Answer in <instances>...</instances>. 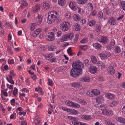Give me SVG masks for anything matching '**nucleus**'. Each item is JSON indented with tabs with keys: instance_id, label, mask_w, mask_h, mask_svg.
<instances>
[{
	"instance_id": "f257e3e1",
	"label": "nucleus",
	"mask_w": 125,
	"mask_h": 125,
	"mask_svg": "<svg viewBox=\"0 0 125 125\" xmlns=\"http://www.w3.org/2000/svg\"><path fill=\"white\" fill-rule=\"evenodd\" d=\"M48 14L47 21L49 24H51L57 20L59 13L56 11H51L49 12Z\"/></svg>"
},
{
	"instance_id": "f03ea898",
	"label": "nucleus",
	"mask_w": 125,
	"mask_h": 125,
	"mask_svg": "<svg viewBox=\"0 0 125 125\" xmlns=\"http://www.w3.org/2000/svg\"><path fill=\"white\" fill-rule=\"evenodd\" d=\"M102 114L104 115H112L113 114V111L108 109H104L106 107L105 104H102L100 105Z\"/></svg>"
},
{
	"instance_id": "7ed1b4c3",
	"label": "nucleus",
	"mask_w": 125,
	"mask_h": 125,
	"mask_svg": "<svg viewBox=\"0 0 125 125\" xmlns=\"http://www.w3.org/2000/svg\"><path fill=\"white\" fill-rule=\"evenodd\" d=\"M82 73V71L73 68L71 70L70 75L72 77H75L81 74Z\"/></svg>"
},
{
	"instance_id": "20e7f679",
	"label": "nucleus",
	"mask_w": 125,
	"mask_h": 125,
	"mask_svg": "<svg viewBox=\"0 0 125 125\" xmlns=\"http://www.w3.org/2000/svg\"><path fill=\"white\" fill-rule=\"evenodd\" d=\"M70 24L68 21L62 22L61 25V28L62 31H68L70 27Z\"/></svg>"
},
{
	"instance_id": "39448f33",
	"label": "nucleus",
	"mask_w": 125,
	"mask_h": 125,
	"mask_svg": "<svg viewBox=\"0 0 125 125\" xmlns=\"http://www.w3.org/2000/svg\"><path fill=\"white\" fill-rule=\"evenodd\" d=\"M83 64L79 60L75 61L72 64V67L73 68L77 69L79 70L82 71V67L83 66Z\"/></svg>"
},
{
	"instance_id": "423d86ee",
	"label": "nucleus",
	"mask_w": 125,
	"mask_h": 125,
	"mask_svg": "<svg viewBox=\"0 0 125 125\" xmlns=\"http://www.w3.org/2000/svg\"><path fill=\"white\" fill-rule=\"evenodd\" d=\"M69 6L73 10L75 11L78 9L77 3L74 1H71L69 3Z\"/></svg>"
},
{
	"instance_id": "0eeeda50",
	"label": "nucleus",
	"mask_w": 125,
	"mask_h": 125,
	"mask_svg": "<svg viewBox=\"0 0 125 125\" xmlns=\"http://www.w3.org/2000/svg\"><path fill=\"white\" fill-rule=\"evenodd\" d=\"M98 40L99 42L105 44L107 43L109 41L108 38L106 36L100 37L98 38Z\"/></svg>"
},
{
	"instance_id": "6e6552de",
	"label": "nucleus",
	"mask_w": 125,
	"mask_h": 125,
	"mask_svg": "<svg viewBox=\"0 0 125 125\" xmlns=\"http://www.w3.org/2000/svg\"><path fill=\"white\" fill-rule=\"evenodd\" d=\"M46 40L49 41H53L55 39V35L53 32H51L49 33L46 36Z\"/></svg>"
},
{
	"instance_id": "1a4fd4ad",
	"label": "nucleus",
	"mask_w": 125,
	"mask_h": 125,
	"mask_svg": "<svg viewBox=\"0 0 125 125\" xmlns=\"http://www.w3.org/2000/svg\"><path fill=\"white\" fill-rule=\"evenodd\" d=\"M98 70L97 67L94 65L91 66L88 70L89 72L92 74H94L97 73Z\"/></svg>"
},
{
	"instance_id": "9d476101",
	"label": "nucleus",
	"mask_w": 125,
	"mask_h": 125,
	"mask_svg": "<svg viewBox=\"0 0 125 125\" xmlns=\"http://www.w3.org/2000/svg\"><path fill=\"white\" fill-rule=\"evenodd\" d=\"M111 54L110 53L108 52H106L104 54L100 53L99 54V56L100 57L101 59L104 60L106 59L107 58L110 56Z\"/></svg>"
},
{
	"instance_id": "9b49d317",
	"label": "nucleus",
	"mask_w": 125,
	"mask_h": 125,
	"mask_svg": "<svg viewBox=\"0 0 125 125\" xmlns=\"http://www.w3.org/2000/svg\"><path fill=\"white\" fill-rule=\"evenodd\" d=\"M109 23L111 25H116L117 23L115 18L114 17L110 18L108 21Z\"/></svg>"
},
{
	"instance_id": "f8f14e48",
	"label": "nucleus",
	"mask_w": 125,
	"mask_h": 125,
	"mask_svg": "<svg viewBox=\"0 0 125 125\" xmlns=\"http://www.w3.org/2000/svg\"><path fill=\"white\" fill-rule=\"evenodd\" d=\"M72 86L73 87L76 88L78 90H81L82 89V88H79V87H82V84L78 82H74L72 84Z\"/></svg>"
},
{
	"instance_id": "ddd939ff",
	"label": "nucleus",
	"mask_w": 125,
	"mask_h": 125,
	"mask_svg": "<svg viewBox=\"0 0 125 125\" xmlns=\"http://www.w3.org/2000/svg\"><path fill=\"white\" fill-rule=\"evenodd\" d=\"M41 6L43 10H46L48 9L50 7V5L48 2L44 1L42 3Z\"/></svg>"
},
{
	"instance_id": "4468645a",
	"label": "nucleus",
	"mask_w": 125,
	"mask_h": 125,
	"mask_svg": "<svg viewBox=\"0 0 125 125\" xmlns=\"http://www.w3.org/2000/svg\"><path fill=\"white\" fill-rule=\"evenodd\" d=\"M90 78L88 76H84L80 78L79 79L80 81L83 82H87L90 81Z\"/></svg>"
},
{
	"instance_id": "2eb2a0df",
	"label": "nucleus",
	"mask_w": 125,
	"mask_h": 125,
	"mask_svg": "<svg viewBox=\"0 0 125 125\" xmlns=\"http://www.w3.org/2000/svg\"><path fill=\"white\" fill-rule=\"evenodd\" d=\"M107 71L108 73L111 74H113L115 72V70L114 67L112 66H109L107 70Z\"/></svg>"
},
{
	"instance_id": "dca6fc26",
	"label": "nucleus",
	"mask_w": 125,
	"mask_h": 125,
	"mask_svg": "<svg viewBox=\"0 0 125 125\" xmlns=\"http://www.w3.org/2000/svg\"><path fill=\"white\" fill-rule=\"evenodd\" d=\"M116 120L120 123L123 124H125V119L121 117H117L115 118Z\"/></svg>"
},
{
	"instance_id": "f3484780",
	"label": "nucleus",
	"mask_w": 125,
	"mask_h": 125,
	"mask_svg": "<svg viewBox=\"0 0 125 125\" xmlns=\"http://www.w3.org/2000/svg\"><path fill=\"white\" fill-rule=\"evenodd\" d=\"M105 96L107 98L110 100L113 99L115 98V96L114 94L109 93H106Z\"/></svg>"
},
{
	"instance_id": "a211bd4d",
	"label": "nucleus",
	"mask_w": 125,
	"mask_h": 125,
	"mask_svg": "<svg viewBox=\"0 0 125 125\" xmlns=\"http://www.w3.org/2000/svg\"><path fill=\"white\" fill-rule=\"evenodd\" d=\"M75 100L76 101L81 104L86 105L87 104V103L85 101L79 98H76Z\"/></svg>"
},
{
	"instance_id": "6ab92c4d",
	"label": "nucleus",
	"mask_w": 125,
	"mask_h": 125,
	"mask_svg": "<svg viewBox=\"0 0 125 125\" xmlns=\"http://www.w3.org/2000/svg\"><path fill=\"white\" fill-rule=\"evenodd\" d=\"M92 62L94 64L97 65L99 61H98L96 57L94 55H92L90 56Z\"/></svg>"
},
{
	"instance_id": "aec40b11",
	"label": "nucleus",
	"mask_w": 125,
	"mask_h": 125,
	"mask_svg": "<svg viewBox=\"0 0 125 125\" xmlns=\"http://www.w3.org/2000/svg\"><path fill=\"white\" fill-rule=\"evenodd\" d=\"M96 101L97 103L99 104L103 103L104 100V98L102 96H99L96 98Z\"/></svg>"
},
{
	"instance_id": "412c9836",
	"label": "nucleus",
	"mask_w": 125,
	"mask_h": 125,
	"mask_svg": "<svg viewBox=\"0 0 125 125\" xmlns=\"http://www.w3.org/2000/svg\"><path fill=\"white\" fill-rule=\"evenodd\" d=\"M68 113L69 114L71 115H77L79 114V112L73 109H70Z\"/></svg>"
},
{
	"instance_id": "4be33fe9",
	"label": "nucleus",
	"mask_w": 125,
	"mask_h": 125,
	"mask_svg": "<svg viewBox=\"0 0 125 125\" xmlns=\"http://www.w3.org/2000/svg\"><path fill=\"white\" fill-rule=\"evenodd\" d=\"M92 45L97 50H100L101 48V45L98 42L94 43Z\"/></svg>"
},
{
	"instance_id": "5701e85b",
	"label": "nucleus",
	"mask_w": 125,
	"mask_h": 125,
	"mask_svg": "<svg viewBox=\"0 0 125 125\" xmlns=\"http://www.w3.org/2000/svg\"><path fill=\"white\" fill-rule=\"evenodd\" d=\"M69 40V37L67 34L62 36L60 38V41L61 42Z\"/></svg>"
},
{
	"instance_id": "b1692460",
	"label": "nucleus",
	"mask_w": 125,
	"mask_h": 125,
	"mask_svg": "<svg viewBox=\"0 0 125 125\" xmlns=\"http://www.w3.org/2000/svg\"><path fill=\"white\" fill-rule=\"evenodd\" d=\"M41 7L40 6L37 4L34 6L32 8V10L33 11V13L37 12L40 9Z\"/></svg>"
},
{
	"instance_id": "393cba45",
	"label": "nucleus",
	"mask_w": 125,
	"mask_h": 125,
	"mask_svg": "<svg viewBox=\"0 0 125 125\" xmlns=\"http://www.w3.org/2000/svg\"><path fill=\"white\" fill-rule=\"evenodd\" d=\"M37 19V22L38 24H40L42 20V16L41 15L38 14Z\"/></svg>"
},
{
	"instance_id": "a878e982",
	"label": "nucleus",
	"mask_w": 125,
	"mask_h": 125,
	"mask_svg": "<svg viewBox=\"0 0 125 125\" xmlns=\"http://www.w3.org/2000/svg\"><path fill=\"white\" fill-rule=\"evenodd\" d=\"M35 91L36 92H39L40 95H43L44 94V92L42 88L38 87L35 89Z\"/></svg>"
},
{
	"instance_id": "bb28decb",
	"label": "nucleus",
	"mask_w": 125,
	"mask_h": 125,
	"mask_svg": "<svg viewBox=\"0 0 125 125\" xmlns=\"http://www.w3.org/2000/svg\"><path fill=\"white\" fill-rule=\"evenodd\" d=\"M114 51L116 53H118L121 52V49L120 47L118 46H114L113 48Z\"/></svg>"
},
{
	"instance_id": "cd10ccee",
	"label": "nucleus",
	"mask_w": 125,
	"mask_h": 125,
	"mask_svg": "<svg viewBox=\"0 0 125 125\" xmlns=\"http://www.w3.org/2000/svg\"><path fill=\"white\" fill-rule=\"evenodd\" d=\"M20 3L21 4V5L19 8H22L24 7L27 6L28 4L27 1L25 0H23L22 1H20Z\"/></svg>"
},
{
	"instance_id": "c85d7f7f",
	"label": "nucleus",
	"mask_w": 125,
	"mask_h": 125,
	"mask_svg": "<svg viewBox=\"0 0 125 125\" xmlns=\"http://www.w3.org/2000/svg\"><path fill=\"white\" fill-rule=\"evenodd\" d=\"M81 119L86 120H91L92 117L90 115H83L81 116Z\"/></svg>"
},
{
	"instance_id": "c756f323",
	"label": "nucleus",
	"mask_w": 125,
	"mask_h": 125,
	"mask_svg": "<svg viewBox=\"0 0 125 125\" xmlns=\"http://www.w3.org/2000/svg\"><path fill=\"white\" fill-rule=\"evenodd\" d=\"M66 2V0H58V4L60 6H64Z\"/></svg>"
},
{
	"instance_id": "7c9ffc66",
	"label": "nucleus",
	"mask_w": 125,
	"mask_h": 125,
	"mask_svg": "<svg viewBox=\"0 0 125 125\" xmlns=\"http://www.w3.org/2000/svg\"><path fill=\"white\" fill-rule=\"evenodd\" d=\"M12 36L10 34H9L8 36V40L10 45H12V47H14V46L13 44V41L12 40Z\"/></svg>"
},
{
	"instance_id": "2f4dec72",
	"label": "nucleus",
	"mask_w": 125,
	"mask_h": 125,
	"mask_svg": "<svg viewBox=\"0 0 125 125\" xmlns=\"http://www.w3.org/2000/svg\"><path fill=\"white\" fill-rule=\"evenodd\" d=\"M86 94L88 96L94 97L93 89L87 91L86 93Z\"/></svg>"
},
{
	"instance_id": "473e14b6",
	"label": "nucleus",
	"mask_w": 125,
	"mask_h": 125,
	"mask_svg": "<svg viewBox=\"0 0 125 125\" xmlns=\"http://www.w3.org/2000/svg\"><path fill=\"white\" fill-rule=\"evenodd\" d=\"M96 65L98 67H101L102 69H104L105 67L104 63L100 61L98 62Z\"/></svg>"
},
{
	"instance_id": "72a5a7b5",
	"label": "nucleus",
	"mask_w": 125,
	"mask_h": 125,
	"mask_svg": "<svg viewBox=\"0 0 125 125\" xmlns=\"http://www.w3.org/2000/svg\"><path fill=\"white\" fill-rule=\"evenodd\" d=\"M57 48V47L55 45H52L49 47L48 50L50 51H55Z\"/></svg>"
},
{
	"instance_id": "f704fd0d",
	"label": "nucleus",
	"mask_w": 125,
	"mask_h": 125,
	"mask_svg": "<svg viewBox=\"0 0 125 125\" xmlns=\"http://www.w3.org/2000/svg\"><path fill=\"white\" fill-rule=\"evenodd\" d=\"M36 24L34 23H31L29 25L30 29L31 31H33L36 27Z\"/></svg>"
},
{
	"instance_id": "c9c22d12",
	"label": "nucleus",
	"mask_w": 125,
	"mask_h": 125,
	"mask_svg": "<svg viewBox=\"0 0 125 125\" xmlns=\"http://www.w3.org/2000/svg\"><path fill=\"white\" fill-rule=\"evenodd\" d=\"M93 89L94 97L100 94V91L99 90L97 89Z\"/></svg>"
},
{
	"instance_id": "e433bc0d",
	"label": "nucleus",
	"mask_w": 125,
	"mask_h": 125,
	"mask_svg": "<svg viewBox=\"0 0 125 125\" xmlns=\"http://www.w3.org/2000/svg\"><path fill=\"white\" fill-rule=\"evenodd\" d=\"M80 48L81 50L85 51L89 48V47L87 45H84L80 46Z\"/></svg>"
},
{
	"instance_id": "4c0bfd02",
	"label": "nucleus",
	"mask_w": 125,
	"mask_h": 125,
	"mask_svg": "<svg viewBox=\"0 0 125 125\" xmlns=\"http://www.w3.org/2000/svg\"><path fill=\"white\" fill-rule=\"evenodd\" d=\"M80 19V17L78 15L75 14H74L73 16V19L75 21H78Z\"/></svg>"
},
{
	"instance_id": "58836bf2",
	"label": "nucleus",
	"mask_w": 125,
	"mask_h": 125,
	"mask_svg": "<svg viewBox=\"0 0 125 125\" xmlns=\"http://www.w3.org/2000/svg\"><path fill=\"white\" fill-rule=\"evenodd\" d=\"M87 0H77L76 1L79 4H85L87 2Z\"/></svg>"
},
{
	"instance_id": "ea45409f",
	"label": "nucleus",
	"mask_w": 125,
	"mask_h": 125,
	"mask_svg": "<svg viewBox=\"0 0 125 125\" xmlns=\"http://www.w3.org/2000/svg\"><path fill=\"white\" fill-rule=\"evenodd\" d=\"M97 16L99 19H102L103 17V14L102 11L98 12Z\"/></svg>"
},
{
	"instance_id": "a19ab883",
	"label": "nucleus",
	"mask_w": 125,
	"mask_h": 125,
	"mask_svg": "<svg viewBox=\"0 0 125 125\" xmlns=\"http://www.w3.org/2000/svg\"><path fill=\"white\" fill-rule=\"evenodd\" d=\"M72 123L73 125H82V123L80 121L75 120L72 121Z\"/></svg>"
},
{
	"instance_id": "79ce46f5",
	"label": "nucleus",
	"mask_w": 125,
	"mask_h": 125,
	"mask_svg": "<svg viewBox=\"0 0 125 125\" xmlns=\"http://www.w3.org/2000/svg\"><path fill=\"white\" fill-rule=\"evenodd\" d=\"M74 27L75 30L78 31L80 30L81 27L79 24L75 23L74 24Z\"/></svg>"
},
{
	"instance_id": "37998d69",
	"label": "nucleus",
	"mask_w": 125,
	"mask_h": 125,
	"mask_svg": "<svg viewBox=\"0 0 125 125\" xmlns=\"http://www.w3.org/2000/svg\"><path fill=\"white\" fill-rule=\"evenodd\" d=\"M71 16V14L70 12H66L64 15L65 18L67 20L70 19Z\"/></svg>"
},
{
	"instance_id": "c03bdc74",
	"label": "nucleus",
	"mask_w": 125,
	"mask_h": 125,
	"mask_svg": "<svg viewBox=\"0 0 125 125\" xmlns=\"http://www.w3.org/2000/svg\"><path fill=\"white\" fill-rule=\"evenodd\" d=\"M66 103L67 105L71 107H72L73 102L70 100H66Z\"/></svg>"
},
{
	"instance_id": "a18cd8bd",
	"label": "nucleus",
	"mask_w": 125,
	"mask_h": 125,
	"mask_svg": "<svg viewBox=\"0 0 125 125\" xmlns=\"http://www.w3.org/2000/svg\"><path fill=\"white\" fill-rule=\"evenodd\" d=\"M18 89L16 87L14 88V90L12 93L15 96H16L18 94Z\"/></svg>"
},
{
	"instance_id": "49530a36",
	"label": "nucleus",
	"mask_w": 125,
	"mask_h": 125,
	"mask_svg": "<svg viewBox=\"0 0 125 125\" xmlns=\"http://www.w3.org/2000/svg\"><path fill=\"white\" fill-rule=\"evenodd\" d=\"M118 103V102L117 101H114L110 103V107H113L117 105Z\"/></svg>"
},
{
	"instance_id": "de8ad7c7",
	"label": "nucleus",
	"mask_w": 125,
	"mask_h": 125,
	"mask_svg": "<svg viewBox=\"0 0 125 125\" xmlns=\"http://www.w3.org/2000/svg\"><path fill=\"white\" fill-rule=\"evenodd\" d=\"M95 22L94 20H92L90 21L88 23V25L90 27L94 25L95 24Z\"/></svg>"
},
{
	"instance_id": "09e8293b",
	"label": "nucleus",
	"mask_w": 125,
	"mask_h": 125,
	"mask_svg": "<svg viewBox=\"0 0 125 125\" xmlns=\"http://www.w3.org/2000/svg\"><path fill=\"white\" fill-rule=\"evenodd\" d=\"M67 34L68 36L69 40H72L73 38L74 37V34L73 33H71Z\"/></svg>"
},
{
	"instance_id": "8fccbe9b",
	"label": "nucleus",
	"mask_w": 125,
	"mask_h": 125,
	"mask_svg": "<svg viewBox=\"0 0 125 125\" xmlns=\"http://www.w3.org/2000/svg\"><path fill=\"white\" fill-rule=\"evenodd\" d=\"M6 79L7 80V81L10 83L12 84H14V82L12 79H10L8 77H6Z\"/></svg>"
},
{
	"instance_id": "3c124183",
	"label": "nucleus",
	"mask_w": 125,
	"mask_h": 125,
	"mask_svg": "<svg viewBox=\"0 0 125 125\" xmlns=\"http://www.w3.org/2000/svg\"><path fill=\"white\" fill-rule=\"evenodd\" d=\"M72 107L79 108L80 107V105L77 103L73 102Z\"/></svg>"
},
{
	"instance_id": "603ef678",
	"label": "nucleus",
	"mask_w": 125,
	"mask_h": 125,
	"mask_svg": "<svg viewBox=\"0 0 125 125\" xmlns=\"http://www.w3.org/2000/svg\"><path fill=\"white\" fill-rule=\"evenodd\" d=\"M88 41V38H86L80 41V42L81 43H86Z\"/></svg>"
},
{
	"instance_id": "864d4df0",
	"label": "nucleus",
	"mask_w": 125,
	"mask_h": 125,
	"mask_svg": "<svg viewBox=\"0 0 125 125\" xmlns=\"http://www.w3.org/2000/svg\"><path fill=\"white\" fill-rule=\"evenodd\" d=\"M104 120L107 125H108L111 122L110 119L108 118H105L104 119Z\"/></svg>"
},
{
	"instance_id": "5fc2aeb1",
	"label": "nucleus",
	"mask_w": 125,
	"mask_h": 125,
	"mask_svg": "<svg viewBox=\"0 0 125 125\" xmlns=\"http://www.w3.org/2000/svg\"><path fill=\"white\" fill-rule=\"evenodd\" d=\"M68 118L69 119L73 120V121L77 119V117L71 116H68Z\"/></svg>"
},
{
	"instance_id": "6e6d98bb",
	"label": "nucleus",
	"mask_w": 125,
	"mask_h": 125,
	"mask_svg": "<svg viewBox=\"0 0 125 125\" xmlns=\"http://www.w3.org/2000/svg\"><path fill=\"white\" fill-rule=\"evenodd\" d=\"M48 84L50 86H53V83L52 79H48Z\"/></svg>"
},
{
	"instance_id": "4d7b16f0",
	"label": "nucleus",
	"mask_w": 125,
	"mask_h": 125,
	"mask_svg": "<svg viewBox=\"0 0 125 125\" xmlns=\"http://www.w3.org/2000/svg\"><path fill=\"white\" fill-rule=\"evenodd\" d=\"M67 52L68 54L72 56L73 55L71 47L69 48L67 50Z\"/></svg>"
},
{
	"instance_id": "13d9d810",
	"label": "nucleus",
	"mask_w": 125,
	"mask_h": 125,
	"mask_svg": "<svg viewBox=\"0 0 125 125\" xmlns=\"http://www.w3.org/2000/svg\"><path fill=\"white\" fill-rule=\"evenodd\" d=\"M7 87L10 90H12L13 88V86L12 84H10L7 83L6 84Z\"/></svg>"
},
{
	"instance_id": "bf43d9fd",
	"label": "nucleus",
	"mask_w": 125,
	"mask_h": 125,
	"mask_svg": "<svg viewBox=\"0 0 125 125\" xmlns=\"http://www.w3.org/2000/svg\"><path fill=\"white\" fill-rule=\"evenodd\" d=\"M121 6L124 11H125V1H123L121 2Z\"/></svg>"
},
{
	"instance_id": "052dcab7",
	"label": "nucleus",
	"mask_w": 125,
	"mask_h": 125,
	"mask_svg": "<svg viewBox=\"0 0 125 125\" xmlns=\"http://www.w3.org/2000/svg\"><path fill=\"white\" fill-rule=\"evenodd\" d=\"M8 63L10 64H12L14 63V62L13 59H8Z\"/></svg>"
},
{
	"instance_id": "680f3d73",
	"label": "nucleus",
	"mask_w": 125,
	"mask_h": 125,
	"mask_svg": "<svg viewBox=\"0 0 125 125\" xmlns=\"http://www.w3.org/2000/svg\"><path fill=\"white\" fill-rule=\"evenodd\" d=\"M21 91L22 92L26 93H28L29 92V90L27 89V88H25L22 89H21Z\"/></svg>"
},
{
	"instance_id": "e2e57ef3",
	"label": "nucleus",
	"mask_w": 125,
	"mask_h": 125,
	"mask_svg": "<svg viewBox=\"0 0 125 125\" xmlns=\"http://www.w3.org/2000/svg\"><path fill=\"white\" fill-rule=\"evenodd\" d=\"M83 63L87 66H88L89 64V60L88 59H86L84 60Z\"/></svg>"
},
{
	"instance_id": "0e129e2a",
	"label": "nucleus",
	"mask_w": 125,
	"mask_h": 125,
	"mask_svg": "<svg viewBox=\"0 0 125 125\" xmlns=\"http://www.w3.org/2000/svg\"><path fill=\"white\" fill-rule=\"evenodd\" d=\"M1 93L5 96L7 97L8 96V94L7 92H6V91L3 90H1Z\"/></svg>"
},
{
	"instance_id": "69168bd1",
	"label": "nucleus",
	"mask_w": 125,
	"mask_h": 125,
	"mask_svg": "<svg viewBox=\"0 0 125 125\" xmlns=\"http://www.w3.org/2000/svg\"><path fill=\"white\" fill-rule=\"evenodd\" d=\"M7 51L10 54H12L13 53V52L12 51L11 48L10 47H8L7 48Z\"/></svg>"
},
{
	"instance_id": "338daca9",
	"label": "nucleus",
	"mask_w": 125,
	"mask_h": 125,
	"mask_svg": "<svg viewBox=\"0 0 125 125\" xmlns=\"http://www.w3.org/2000/svg\"><path fill=\"white\" fill-rule=\"evenodd\" d=\"M101 29V27L100 25H98L95 28L96 31L97 32L100 31Z\"/></svg>"
},
{
	"instance_id": "774afa93",
	"label": "nucleus",
	"mask_w": 125,
	"mask_h": 125,
	"mask_svg": "<svg viewBox=\"0 0 125 125\" xmlns=\"http://www.w3.org/2000/svg\"><path fill=\"white\" fill-rule=\"evenodd\" d=\"M15 100L14 99H12L10 101V103L11 105L13 106L15 105Z\"/></svg>"
}]
</instances>
